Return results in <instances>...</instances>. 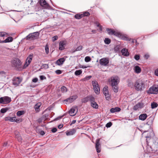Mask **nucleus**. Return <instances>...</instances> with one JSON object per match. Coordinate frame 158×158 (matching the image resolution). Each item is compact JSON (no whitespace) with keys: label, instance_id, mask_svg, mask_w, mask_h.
Returning <instances> with one entry per match:
<instances>
[{"label":"nucleus","instance_id":"obj_63","mask_svg":"<svg viewBox=\"0 0 158 158\" xmlns=\"http://www.w3.org/2000/svg\"><path fill=\"white\" fill-rule=\"evenodd\" d=\"M7 143L6 142V143H4V144L3 145V146L4 147H6L7 146Z\"/></svg>","mask_w":158,"mask_h":158},{"label":"nucleus","instance_id":"obj_37","mask_svg":"<svg viewBox=\"0 0 158 158\" xmlns=\"http://www.w3.org/2000/svg\"><path fill=\"white\" fill-rule=\"evenodd\" d=\"M151 108L152 109H154L157 107L158 106V104L156 102H153L151 103Z\"/></svg>","mask_w":158,"mask_h":158},{"label":"nucleus","instance_id":"obj_23","mask_svg":"<svg viewBox=\"0 0 158 158\" xmlns=\"http://www.w3.org/2000/svg\"><path fill=\"white\" fill-rule=\"evenodd\" d=\"M147 117V115L146 114H140L139 116L140 120L144 121L146 119Z\"/></svg>","mask_w":158,"mask_h":158},{"label":"nucleus","instance_id":"obj_2","mask_svg":"<svg viewBox=\"0 0 158 158\" xmlns=\"http://www.w3.org/2000/svg\"><path fill=\"white\" fill-rule=\"evenodd\" d=\"M119 82V78L117 76L112 77L109 79L110 84L114 92L117 93L118 91V85Z\"/></svg>","mask_w":158,"mask_h":158},{"label":"nucleus","instance_id":"obj_50","mask_svg":"<svg viewBox=\"0 0 158 158\" xmlns=\"http://www.w3.org/2000/svg\"><path fill=\"white\" fill-rule=\"evenodd\" d=\"M55 73H56V74H60L62 72L60 70H57L55 71Z\"/></svg>","mask_w":158,"mask_h":158},{"label":"nucleus","instance_id":"obj_35","mask_svg":"<svg viewBox=\"0 0 158 158\" xmlns=\"http://www.w3.org/2000/svg\"><path fill=\"white\" fill-rule=\"evenodd\" d=\"M82 73V71L81 70H77L75 72L74 74L76 76H78Z\"/></svg>","mask_w":158,"mask_h":158},{"label":"nucleus","instance_id":"obj_56","mask_svg":"<svg viewBox=\"0 0 158 158\" xmlns=\"http://www.w3.org/2000/svg\"><path fill=\"white\" fill-rule=\"evenodd\" d=\"M131 40V42L132 43H135V44L136 45H137V40H133V39H132Z\"/></svg>","mask_w":158,"mask_h":158},{"label":"nucleus","instance_id":"obj_46","mask_svg":"<svg viewBox=\"0 0 158 158\" xmlns=\"http://www.w3.org/2000/svg\"><path fill=\"white\" fill-rule=\"evenodd\" d=\"M83 15V17L84 16H88L90 15V14L88 12H85L83 14H82Z\"/></svg>","mask_w":158,"mask_h":158},{"label":"nucleus","instance_id":"obj_44","mask_svg":"<svg viewBox=\"0 0 158 158\" xmlns=\"http://www.w3.org/2000/svg\"><path fill=\"white\" fill-rule=\"evenodd\" d=\"M128 86L132 88L134 86V84L133 83L131 82H129L128 84Z\"/></svg>","mask_w":158,"mask_h":158},{"label":"nucleus","instance_id":"obj_25","mask_svg":"<svg viewBox=\"0 0 158 158\" xmlns=\"http://www.w3.org/2000/svg\"><path fill=\"white\" fill-rule=\"evenodd\" d=\"M121 52L123 55L126 56H129L130 54L128 50H121Z\"/></svg>","mask_w":158,"mask_h":158},{"label":"nucleus","instance_id":"obj_3","mask_svg":"<svg viewBox=\"0 0 158 158\" xmlns=\"http://www.w3.org/2000/svg\"><path fill=\"white\" fill-rule=\"evenodd\" d=\"M23 62L18 58L15 57L13 58L11 61V65L12 67L15 69L19 70L22 68Z\"/></svg>","mask_w":158,"mask_h":158},{"label":"nucleus","instance_id":"obj_57","mask_svg":"<svg viewBox=\"0 0 158 158\" xmlns=\"http://www.w3.org/2000/svg\"><path fill=\"white\" fill-rule=\"evenodd\" d=\"M57 131V129L56 128H54L52 130V131L53 133L56 132Z\"/></svg>","mask_w":158,"mask_h":158},{"label":"nucleus","instance_id":"obj_49","mask_svg":"<svg viewBox=\"0 0 158 158\" xmlns=\"http://www.w3.org/2000/svg\"><path fill=\"white\" fill-rule=\"evenodd\" d=\"M91 77H92V76H86L84 78V79L85 80H88L90 79L91 78Z\"/></svg>","mask_w":158,"mask_h":158},{"label":"nucleus","instance_id":"obj_53","mask_svg":"<svg viewBox=\"0 0 158 158\" xmlns=\"http://www.w3.org/2000/svg\"><path fill=\"white\" fill-rule=\"evenodd\" d=\"M62 117H63V116H59V117H57V118H55L54 120V121H57V120H58L59 119L61 118Z\"/></svg>","mask_w":158,"mask_h":158},{"label":"nucleus","instance_id":"obj_14","mask_svg":"<svg viewBox=\"0 0 158 158\" xmlns=\"http://www.w3.org/2000/svg\"><path fill=\"white\" fill-rule=\"evenodd\" d=\"M40 4L41 6L45 9L48 8L49 7V5L45 0H40Z\"/></svg>","mask_w":158,"mask_h":158},{"label":"nucleus","instance_id":"obj_47","mask_svg":"<svg viewBox=\"0 0 158 158\" xmlns=\"http://www.w3.org/2000/svg\"><path fill=\"white\" fill-rule=\"evenodd\" d=\"M112 123L111 122H110L107 123L106 124V126L107 127H110L112 126Z\"/></svg>","mask_w":158,"mask_h":158},{"label":"nucleus","instance_id":"obj_13","mask_svg":"<svg viewBox=\"0 0 158 158\" xmlns=\"http://www.w3.org/2000/svg\"><path fill=\"white\" fill-rule=\"evenodd\" d=\"M100 139H97L96 140L95 144V148L98 153L101 152V145L100 143Z\"/></svg>","mask_w":158,"mask_h":158},{"label":"nucleus","instance_id":"obj_55","mask_svg":"<svg viewBox=\"0 0 158 158\" xmlns=\"http://www.w3.org/2000/svg\"><path fill=\"white\" fill-rule=\"evenodd\" d=\"M38 80V79L37 78H35L32 79V81L34 82L35 83Z\"/></svg>","mask_w":158,"mask_h":158},{"label":"nucleus","instance_id":"obj_19","mask_svg":"<svg viewBox=\"0 0 158 158\" xmlns=\"http://www.w3.org/2000/svg\"><path fill=\"white\" fill-rule=\"evenodd\" d=\"M65 58L64 57L60 58L56 60V64L58 65H62L65 61Z\"/></svg>","mask_w":158,"mask_h":158},{"label":"nucleus","instance_id":"obj_22","mask_svg":"<svg viewBox=\"0 0 158 158\" xmlns=\"http://www.w3.org/2000/svg\"><path fill=\"white\" fill-rule=\"evenodd\" d=\"M5 120L6 121L17 122V120L15 119V118L10 116L6 117L5 118Z\"/></svg>","mask_w":158,"mask_h":158},{"label":"nucleus","instance_id":"obj_40","mask_svg":"<svg viewBox=\"0 0 158 158\" xmlns=\"http://www.w3.org/2000/svg\"><path fill=\"white\" fill-rule=\"evenodd\" d=\"M15 137L19 141L21 142V141L22 139L21 137L18 134L16 135L15 136Z\"/></svg>","mask_w":158,"mask_h":158},{"label":"nucleus","instance_id":"obj_61","mask_svg":"<svg viewBox=\"0 0 158 158\" xmlns=\"http://www.w3.org/2000/svg\"><path fill=\"white\" fill-rule=\"evenodd\" d=\"M82 48V47L81 46L78 47L76 49H81Z\"/></svg>","mask_w":158,"mask_h":158},{"label":"nucleus","instance_id":"obj_9","mask_svg":"<svg viewBox=\"0 0 158 158\" xmlns=\"http://www.w3.org/2000/svg\"><path fill=\"white\" fill-rule=\"evenodd\" d=\"M109 62V58L107 57L102 58L99 60V63L100 65L104 66H107Z\"/></svg>","mask_w":158,"mask_h":158},{"label":"nucleus","instance_id":"obj_10","mask_svg":"<svg viewBox=\"0 0 158 158\" xmlns=\"http://www.w3.org/2000/svg\"><path fill=\"white\" fill-rule=\"evenodd\" d=\"M158 93L157 87L152 86L150 87L148 91V93L149 94H157Z\"/></svg>","mask_w":158,"mask_h":158},{"label":"nucleus","instance_id":"obj_36","mask_svg":"<svg viewBox=\"0 0 158 158\" xmlns=\"http://www.w3.org/2000/svg\"><path fill=\"white\" fill-rule=\"evenodd\" d=\"M104 43L105 44H108L111 42V40L108 38H106L104 40Z\"/></svg>","mask_w":158,"mask_h":158},{"label":"nucleus","instance_id":"obj_4","mask_svg":"<svg viewBox=\"0 0 158 158\" xmlns=\"http://www.w3.org/2000/svg\"><path fill=\"white\" fill-rule=\"evenodd\" d=\"M145 84L144 82L142 80L136 81L134 84L135 89L138 91H141L143 88H144Z\"/></svg>","mask_w":158,"mask_h":158},{"label":"nucleus","instance_id":"obj_29","mask_svg":"<svg viewBox=\"0 0 158 158\" xmlns=\"http://www.w3.org/2000/svg\"><path fill=\"white\" fill-rule=\"evenodd\" d=\"M113 35H115L116 36H118V37H119L122 36V35L120 33H119L117 31H114V30L113 31Z\"/></svg>","mask_w":158,"mask_h":158},{"label":"nucleus","instance_id":"obj_62","mask_svg":"<svg viewBox=\"0 0 158 158\" xmlns=\"http://www.w3.org/2000/svg\"><path fill=\"white\" fill-rule=\"evenodd\" d=\"M40 133L42 135H44L45 134V132L44 131H41Z\"/></svg>","mask_w":158,"mask_h":158},{"label":"nucleus","instance_id":"obj_11","mask_svg":"<svg viewBox=\"0 0 158 158\" xmlns=\"http://www.w3.org/2000/svg\"><path fill=\"white\" fill-rule=\"evenodd\" d=\"M103 93L105 95L106 99L108 100L110 98V95L109 93L108 86H105L104 87L103 89Z\"/></svg>","mask_w":158,"mask_h":158},{"label":"nucleus","instance_id":"obj_28","mask_svg":"<svg viewBox=\"0 0 158 158\" xmlns=\"http://www.w3.org/2000/svg\"><path fill=\"white\" fill-rule=\"evenodd\" d=\"M91 106L94 108L97 109L98 108V106L95 102L91 103Z\"/></svg>","mask_w":158,"mask_h":158},{"label":"nucleus","instance_id":"obj_32","mask_svg":"<svg viewBox=\"0 0 158 158\" xmlns=\"http://www.w3.org/2000/svg\"><path fill=\"white\" fill-rule=\"evenodd\" d=\"M106 31H107L108 33L110 35H113L114 30H113L110 28H107Z\"/></svg>","mask_w":158,"mask_h":158},{"label":"nucleus","instance_id":"obj_33","mask_svg":"<svg viewBox=\"0 0 158 158\" xmlns=\"http://www.w3.org/2000/svg\"><path fill=\"white\" fill-rule=\"evenodd\" d=\"M25 113V111L23 110H19L17 113V115L18 116H20Z\"/></svg>","mask_w":158,"mask_h":158},{"label":"nucleus","instance_id":"obj_8","mask_svg":"<svg viewBox=\"0 0 158 158\" xmlns=\"http://www.w3.org/2000/svg\"><path fill=\"white\" fill-rule=\"evenodd\" d=\"M33 57V54L31 53L29 55L26 60L25 63L23 66L24 68L27 67L29 65Z\"/></svg>","mask_w":158,"mask_h":158},{"label":"nucleus","instance_id":"obj_7","mask_svg":"<svg viewBox=\"0 0 158 158\" xmlns=\"http://www.w3.org/2000/svg\"><path fill=\"white\" fill-rule=\"evenodd\" d=\"M92 84L95 93L97 94H99L100 93V88L98 83L96 81H93Z\"/></svg>","mask_w":158,"mask_h":158},{"label":"nucleus","instance_id":"obj_51","mask_svg":"<svg viewBox=\"0 0 158 158\" xmlns=\"http://www.w3.org/2000/svg\"><path fill=\"white\" fill-rule=\"evenodd\" d=\"M58 38V36L56 35L55 36L53 37V39H52V41H54L56 40H57Z\"/></svg>","mask_w":158,"mask_h":158},{"label":"nucleus","instance_id":"obj_12","mask_svg":"<svg viewBox=\"0 0 158 158\" xmlns=\"http://www.w3.org/2000/svg\"><path fill=\"white\" fill-rule=\"evenodd\" d=\"M78 98V96L77 95H73L70 97L69 98L64 100L63 101L69 103H71L73 102Z\"/></svg>","mask_w":158,"mask_h":158},{"label":"nucleus","instance_id":"obj_54","mask_svg":"<svg viewBox=\"0 0 158 158\" xmlns=\"http://www.w3.org/2000/svg\"><path fill=\"white\" fill-rule=\"evenodd\" d=\"M155 74L157 76H158V68L155 71Z\"/></svg>","mask_w":158,"mask_h":158},{"label":"nucleus","instance_id":"obj_42","mask_svg":"<svg viewBox=\"0 0 158 158\" xmlns=\"http://www.w3.org/2000/svg\"><path fill=\"white\" fill-rule=\"evenodd\" d=\"M7 35V33L4 32H0V37H3Z\"/></svg>","mask_w":158,"mask_h":158},{"label":"nucleus","instance_id":"obj_34","mask_svg":"<svg viewBox=\"0 0 158 158\" xmlns=\"http://www.w3.org/2000/svg\"><path fill=\"white\" fill-rule=\"evenodd\" d=\"M9 110V108L7 107L3 108L0 110V112L2 113H4L7 112Z\"/></svg>","mask_w":158,"mask_h":158},{"label":"nucleus","instance_id":"obj_26","mask_svg":"<svg viewBox=\"0 0 158 158\" xmlns=\"http://www.w3.org/2000/svg\"><path fill=\"white\" fill-rule=\"evenodd\" d=\"M135 71L136 73H139L141 72V69L139 66H136L135 67Z\"/></svg>","mask_w":158,"mask_h":158},{"label":"nucleus","instance_id":"obj_43","mask_svg":"<svg viewBox=\"0 0 158 158\" xmlns=\"http://www.w3.org/2000/svg\"><path fill=\"white\" fill-rule=\"evenodd\" d=\"M85 60L86 62H89L91 60V58L89 56H86L85 58Z\"/></svg>","mask_w":158,"mask_h":158},{"label":"nucleus","instance_id":"obj_21","mask_svg":"<svg viewBox=\"0 0 158 158\" xmlns=\"http://www.w3.org/2000/svg\"><path fill=\"white\" fill-rule=\"evenodd\" d=\"M121 110V109L118 107H115V108H112L110 110L111 113H114L119 112Z\"/></svg>","mask_w":158,"mask_h":158},{"label":"nucleus","instance_id":"obj_30","mask_svg":"<svg viewBox=\"0 0 158 158\" xmlns=\"http://www.w3.org/2000/svg\"><path fill=\"white\" fill-rule=\"evenodd\" d=\"M89 101V96L84 98L81 99V102L82 103H85Z\"/></svg>","mask_w":158,"mask_h":158},{"label":"nucleus","instance_id":"obj_64","mask_svg":"<svg viewBox=\"0 0 158 158\" xmlns=\"http://www.w3.org/2000/svg\"><path fill=\"white\" fill-rule=\"evenodd\" d=\"M49 50H45L47 54H48L49 53Z\"/></svg>","mask_w":158,"mask_h":158},{"label":"nucleus","instance_id":"obj_1","mask_svg":"<svg viewBox=\"0 0 158 158\" xmlns=\"http://www.w3.org/2000/svg\"><path fill=\"white\" fill-rule=\"evenodd\" d=\"M147 145L146 150L148 153H154L158 155V139L155 136L146 137Z\"/></svg>","mask_w":158,"mask_h":158},{"label":"nucleus","instance_id":"obj_6","mask_svg":"<svg viewBox=\"0 0 158 158\" xmlns=\"http://www.w3.org/2000/svg\"><path fill=\"white\" fill-rule=\"evenodd\" d=\"M11 101V98L8 96H4L0 98V103L7 104Z\"/></svg>","mask_w":158,"mask_h":158},{"label":"nucleus","instance_id":"obj_18","mask_svg":"<svg viewBox=\"0 0 158 158\" xmlns=\"http://www.w3.org/2000/svg\"><path fill=\"white\" fill-rule=\"evenodd\" d=\"M144 106V104L142 103H139L135 105L133 109L136 110L139 109H141L143 108Z\"/></svg>","mask_w":158,"mask_h":158},{"label":"nucleus","instance_id":"obj_24","mask_svg":"<svg viewBox=\"0 0 158 158\" xmlns=\"http://www.w3.org/2000/svg\"><path fill=\"white\" fill-rule=\"evenodd\" d=\"M41 105V102H38L36 103L35 106V109L36 111V112H39L40 110L39 109Z\"/></svg>","mask_w":158,"mask_h":158},{"label":"nucleus","instance_id":"obj_31","mask_svg":"<svg viewBox=\"0 0 158 158\" xmlns=\"http://www.w3.org/2000/svg\"><path fill=\"white\" fill-rule=\"evenodd\" d=\"M75 18L77 19H80L83 17V15L82 14H77L75 15Z\"/></svg>","mask_w":158,"mask_h":158},{"label":"nucleus","instance_id":"obj_5","mask_svg":"<svg viewBox=\"0 0 158 158\" xmlns=\"http://www.w3.org/2000/svg\"><path fill=\"white\" fill-rule=\"evenodd\" d=\"M39 35V33L38 32H35L29 34L26 37L27 40H32L37 39Z\"/></svg>","mask_w":158,"mask_h":158},{"label":"nucleus","instance_id":"obj_58","mask_svg":"<svg viewBox=\"0 0 158 158\" xmlns=\"http://www.w3.org/2000/svg\"><path fill=\"white\" fill-rule=\"evenodd\" d=\"M43 67L46 69L49 68L48 65V64H44L43 65Z\"/></svg>","mask_w":158,"mask_h":158},{"label":"nucleus","instance_id":"obj_52","mask_svg":"<svg viewBox=\"0 0 158 158\" xmlns=\"http://www.w3.org/2000/svg\"><path fill=\"white\" fill-rule=\"evenodd\" d=\"M149 57V56L148 54H145L144 56V57L146 59H148Z\"/></svg>","mask_w":158,"mask_h":158},{"label":"nucleus","instance_id":"obj_48","mask_svg":"<svg viewBox=\"0 0 158 158\" xmlns=\"http://www.w3.org/2000/svg\"><path fill=\"white\" fill-rule=\"evenodd\" d=\"M40 78L41 80H43L46 79V77L43 75L40 76Z\"/></svg>","mask_w":158,"mask_h":158},{"label":"nucleus","instance_id":"obj_38","mask_svg":"<svg viewBox=\"0 0 158 158\" xmlns=\"http://www.w3.org/2000/svg\"><path fill=\"white\" fill-rule=\"evenodd\" d=\"M89 101H90L91 102V103L95 102L94 98L92 96H89Z\"/></svg>","mask_w":158,"mask_h":158},{"label":"nucleus","instance_id":"obj_27","mask_svg":"<svg viewBox=\"0 0 158 158\" xmlns=\"http://www.w3.org/2000/svg\"><path fill=\"white\" fill-rule=\"evenodd\" d=\"M13 40L12 38L11 37H8L5 40L2 41V43H7L12 41Z\"/></svg>","mask_w":158,"mask_h":158},{"label":"nucleus","instance_id":"obj_59","mask_svg":"<svg viewBox=\"0 0 158 158\" xmlns=\"http://www.w3.org/2000/svg\"><path fill=\"white\" fill-rule=\"evenodd\" d=\"M76 120H73L72 122H71V123L70 124V125H72L73 124H74V123H75L76 122Z\"/></svg>","mask_w":158,"mask_h":158},{"label":"nucleus","instance_id":"obj_17","mask_svg":"<svg viewBox=\"0 0 158 158\" xmlns=\"http://www.w3.org/2000/svg\"><path fill=\"white\" fill-rule=\"evenodd\" d=\"M77 108L73 107L69 111L70 116H73L76 115L77 112Z\"/></svg>","mask_w":158,"mask_h":158},{"label":"nucleus","instance_id":"obj_16","mask_svg":"<svg viewBox=\"0 0 158 158\" xmlns=\"http://www.w3.org/2000/svg\"><path fill=\"white\" fill-rule=\"evenodd\" d=\"M67 42L66 40H62L59 43V49H64Z\"/></svg>","mask_w":158,"mask_h":158},{"label":"nucleus","instance_id":"obj_45","mask_svg":"<svg viewBox=\"0 0 158 158\" xmlns=\"http://www.w3.org/2000/svg\"><path fill=\"white\" fill-rule=\"evenodd\" d=\"M121 37H122V39L124 40H129V38L128 37H127L125 35H123Z\"/></svg>","mask_w":158,"mask_h":158},{"label":"nucleus","instance_id":"obj_15","mask_svg":"<svg viewBox=\"0 0 158 158\" xmlns=\"http://www.w3.org/2000/svg\"><path fill=\"white\" fill-rule=\"evenodd\" d=\"M21 81L19 77H14L13 80V84L17 86L20 83Z\"/></svg>","mask_w":158,"mask_h":158},{"label":"nucleus","instance_id":"obj_41","mask_svg":"<svg viewBox=\"0 0 158 158\" xmlns=\"http://www.w3.org/2000/svg\"><path fill=\"white\" fill-rule=\"evenodd\" d=\"M140 56L139 55L135 54V55L134 58L136 60H138L140 59Z\"/></svg>","mask_w":158,"mask_h":158},{"label":"nucleus","instance_id":"obj_20","mask_svg":"<svg viewBox=\"0 0 158 158\" xmlns=\"http://www.w3.org/2000/svg\"><path fill=\"white\" fill-rule=\"evenodd\" d=\"M76 131L74 129H71L70 131H67L66 132V134L67 136L73 135L76 132Z\"/></svg>","mask_w":158,"mask_h":158},{"label":"nucleus","instance_id":"obj_60","mask_svg":"<svg viewBox=\"0 0 158 158\" xmlns=\"http://www.w3.org/2000/svg\"><path fill=\"white\" fill-rule=\"evenodd\" d=\"M63 127V125L62 124H60L58 125V127L59 129H60L62 128Z\"/></svg>","mask_w":158,"mask_h":158},{"label":"nucleus","instance_id":"obj_39","mask_svg":"<svg viewBox=\"0 0 158 158\" xmlns=\"http://www.w3.org/2000/svg\"><path fill=\"white\" fill-rule=\"evenodd\" d=\"M61 91L64 93L66 92L67 91V89L65 86H62L61 88Z\"/></svg>","mask_w":158,"mask_h":158}]
</instances>
